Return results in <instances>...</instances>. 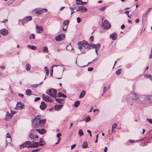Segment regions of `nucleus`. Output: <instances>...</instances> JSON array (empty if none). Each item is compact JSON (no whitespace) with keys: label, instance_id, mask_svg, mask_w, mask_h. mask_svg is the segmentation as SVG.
<instances>
[{"label":"nucleus","instance_id":"nucleus-1","mask_svg":"<svg viewBox=\"0 0 152 152\" xmlns=\"http://www.w3.org/2000/svg\"><path fill=\"white\" fill-rule=\"evenodd\" d=\"M77 45L79 49L83 54L85 53L86 51L92 48L99 50L101 46L100 44H92L89 45L87 42L85 41H83L78 42Z\"/></svg>","mask_w":152,"mask_h":152},{"label":"nucleus","instance_id":"nucleus-2","mask_svg":"<svg viewBox=\"0 0 152 152\" xmlns=\"http://www.w3.org/2000/svg\"><path fill=\"white\" fill-rule=\"evenodd\" d=\"M77 45L79 49L83 54L85 53L86 51L92 48L99 50L101 46L100 44H92L89 45L87 42L85 41H83L78 42Z\"/></svg>","mask_w":152,"mask_h":152},{"label":"nucleus","instance_id":"nucleus-3","mask_svg":"<svg viewBox=\"0 0 152 152\" xmlns=\"http://www.w3.org/2000/svg\"><path fill=\"white\" fill-rule=\"evenodd\" d=\"M46 120L40 119L39 116L34 118L32 122V127H38L43 125L45 123Z\"/></svg>","mask_w":152,"mask_h":152},{"label":"nucleus","instance_id":"nucleus-4","mask_svg":"<svg viewBox=\"0 0 152 152\" xmlns=\"http://www.w3.org/2000/svg\"><path fill=\"white\" fill-rule=\"evenodd\" d=\"M28 137L32 142H37L39 139V137L37 135V132L34 129L31 130Z\"/></svg>","mask_w":152,"mask_h":152},{"label":"nucleus","instance_id":"nucleus-5","mask_svg":"<svg viewBox=\"0 0 152 152\" xmlns=\"http://www.w3.org/2000/svg\"><path fill=\"white\" fill-rule=\"evenodd\" d=\"M34 143H35L30 141H27L20 145V148L21 149L25 147L28 148H35L37 146H36Z\"/></svg>","mask_w":152,"mask_h":152},{"label":"nucleus","instance_id":"nucleus-6","mask_svg":"<svg viewBox=\"0 0 152 152\" xmlns=\"http://www.w3.org/2000/svg\"><path fill=\"white\" fill-rule=\"evenodd\" d=\"M138 95L134 93L131 92L126 97V99L127 101H130L133 99L137 100L138 99Z\"/></svg>","mask_w":152,"mask_h":152},{"label":"nucleus","instance_id":"nucleus-7","mask_svg":"<svg viewBox=\"0 0 152 152\" xmlns=\"http://www.w3.org/2000/svg\"><path fill=\"white\" fill-rule=\"evenodd\" d=\"M46 93L50 96L56 98L57 95V91L55 89L51 88L46 91Z\"/></svg>","mask_w":152,"mask_h":152},{"label":"nucleus","instance_id":"nucleus-8","mask_svg":"<svg viewBox=\"0 0 152 152\" xmlns=\"http://www.w3.org/2000/svg\"><path fill=\"white\" fill-rule=\"evenodd\" d=\"M102 26L104 29L107 30L110 28L111 26L110 23L107 20H105L102 23Z\"/></svg>","mask_w":152,"mask_h":152},{"label":"nucleus","instance_id":"nucleus-9","mask_svg":"<svg viewBox=\"0 0 152 152\" xmlns=\"http://www.w3.org/2000/svg\"><path fill=\"white\" fill-rule=\"evenodd\" d=\"M65 38V35L64 34H62L56 36L55 37V39L56 41L59 42L63 40Z\"/></svg>","mask_w":152,"mask_h":152},{"label":"nucleus","instance_id":"nucleus-10","mask_svg":"<svg viewBox=\"0 0 152 152\" xmlns=\"http://www.w3.org/2000/svg\"><path fill=\"white\" fill-rule=\"evenodd\" d=\"M149 96L144 95L140 96L139 97H138V99H139V100L141 102L147 101V99H149Z\"/></svg>","mask_w":152,"mask_h":152},{"label":"nucleus","instance_id":"nucleus-11","mask_svg":"<svg viewBox=\"0 0 152 152\" xmlns=\"http://www.w3.org/2000/svg\"><path fill=\"white\" fill-rule=\"evenodd\" d=\"M35 143H34L35 145L37 146L36 147V148H37L39 147V145L40 146H43L46 144V142H44V141H42V140H38V141H37V142H35Z\"/></svg>","mask_w":152,"mask_h":152},{"label":"nucleus","instance_id":"nucleus-12","mask_svg":"<svg viewBox=\"0 0 152 152\" xmlns=\"http://www.w3.org/2000/svg\"><path fill=\"white\" fill-rule=\"evenodd\" d=\"M36 32L39 34H40L42 32L43 30V28L42 26H39L37 25L36 26Z\"/></svg>","mask_w":152,"mask_h":152},{"label":"nucleus","instance_id":"nucleus-13","mask_svg":"<svg viewBox=\"0 0 152 152\" xmlns=\"http://www.w3.org/2000/svg\"><path fill=\"white\" fill-rule=\"evenodd\" d=\"M48 10L46 9L39 8L36 11V13L38 14H41L46 12Z\"/></svg>","mask_w":152,"mask_h":152},{"label":"nucleus","instance_id":"nucleus-14","mask_svg":"<svg viewBox=\"0 0 152 152\" xmlns=\"http://www.w3.org/2000/svg\"><path fill=\"white\" fill-rule=\"evenodd\" d=\"M32 19L31 16H28L24 18L22 21V24L24 25V23H26L27 22L31 21Z\"/></svg>","mask_w":152,"mask_h":152},{"label":"nucleus","instance_id":"nucleus-15","mask_svg":"<svg viewBox=\"0 0 152 152\" xmlns=\"http://www.w3.org/2000/svg\"><path fill=\"white\" fill-rule=\"evenodd\" d=\"M23 106L24 105L23 103L20 102H18L15 109L17 110H21L23 108Z\"/></svg>","mask_w":152,"mask_h":152},{"label":"nucleus","instance_id":"nucleus-16","mask_svg":"<svg viewBox=\"0 0 152 152\" xmlns=\"http://www.w3.org/2000/svg\"><path fill=\"white\" fill-rule=\"evenodd\" d=\"M0 34L4 36H7L8 34V31L6 28H3L0 30Z\"/></svg>","mask_w":152,"mask_h":152},{"label":"nucleus","instance_id":"nucleus-17","mask_svg":"<svg viewBox=\"0 0 152 152\" xmlns=\"http://www.w3.org/2000/svg\"><path fill=\"white\" fill-rule=\"evenodd\" d=\"M69 23V20L65 21L63 23V29L64 31H65L66 30L68 25Z\"/></svg>","mask_w":152,"mask_h":152},{"label":"nucleus","instance_id":"nucleus-18","mask_svg":"<svg viewBox=\"0 0 152 152\" xmlns=\"http://www.w3.org/2000/svg\"><path fill=\"white\" fill-rule=\"evenodd\" d=\"M47 107V105L44 102H41V105L39 106L40 109L42 110H44Z\"/></svg>","mask_w":152,"mask_h":152},{"label":"nucleus","instance_id":"nucleus-19","mask_svg":"<svg viewBox=\"0 0 152 152\" xmlns=\"http://www.w3.org/2000/svg\"><path fill=\"white\" fill-rule=\"evenodd\" d=\"M118 34L116 33H113L111 34L110 35V38L114 41L116 40Z\"/></svg>","mask_w":152,"mask_h":152},{"label":"nucleus","instance_id":"nucleus-20","mask_svg":"<svg viewBox=\"0 0 152 152\" xmlns=\"http://www.w3.org/2000/svg\"><path fill=\"white\" fill-rule=\"evenodd\" d=\"M12 117V115L10 114L8 112H7V114L6 115L5 119L6 121H8L11 119Z\"/></svg>","mask_w":152,"mask_h":152},{"label":"nucleus","instance_id":"nucleus-21","mask_svg":"<svg viewBox=\"0 0 152 152\" xmlns=\"http://www.w3.org/2000/svg\"><path fill=\"white\" fill-rule=\"evenodd\" d=\"M34 130L36 131L37 132H38L39 134L41 135L43 134L46 132L45 130L43 129H34Z\"/></svg>","mask_w":152,"mask_h":152},{"label":"nucleus","instance_id":"nucleus-22","mask_svg":"<svg viewBox=\"0 0 152 152\" xmlns=\"http://www.w3.org/2000/svg\"><path fill=\"white\" fill-rule=\"evenodd\" d=\"M63 105L61 104H57L55 105L54 107V108L55 110L57 111H58L61 110L62 107Z\"/></svg>","mask_w":152,"mask_h":152},{"label":"nucleus","instance_id":"nucleus-23","mask_svg":"<svg viewBox=\"0 0 152 152\" xmlns=\"http://www.w3.org/2000/svg\"><path fill=\"white\" fill-rule=\"evenodd\" d=\"M57 96L58 97L62 96L64 98H66V96L61 92H59L57 94Z\"/></svg>","mask_w":152,"mask_h":152},{"label":"nucleus","instance_id":"nucleus-24","mask_svg":"<svg viewBox=\"0 0 152 152\" xmlns=\"http://www.w3.org/2000/svg\"><path fill=\"white\" fill-rule=\"evenodd\" d=\"M86 92L85 91H83L80 93V95L79 96V98H83L85 95Z\"/></svg>","mask_w":152,"mask_h":152},{"label":"nucleus","instance_id":"nucleus-25","mask_svg":"<svg viewBox=\"0 0 152 152\" xmlns=\"http://www.w3.org/2000/svg\"><path fill=\"white\" fill-rule=\"evenodd\" d=\"M84 7L83 6H81L80 7H79L77 10H76V11H80L84 12Z\"/></svg>","mask_w":152,"mask_h":152},{"label":"nucleus","instance_id":"nucleus-26","mask_svg":"<svg viewBox=\"0 0 152 152\" xmlns=\"http://www.w3.org/2000/svg\"><path fill=\"white\" fill-rule=\"evenodd\" d=\"M82 147L84 148H86L88 147V144L87 142H84L83 144Z\"/></svg>","mask_w":152,"mask_h":152},{"label":"nucleus","instance_id":"nucleus-27","mask_svg":"<svg viewBox=\"0 0 152 152\" xmlns=\"http://www.w3.org/2000/svg\"><path fill=\"white\" fill-rule=\"evenodd\" d=\"M26 93L27 95L30 96L31 93V91L30 89H28L26 91Z\"/></svg>","mask_w":152,"mask_h":152},{"label":"nucleus","instance_id":"nucleus-28","mask_svg":"<svg viewBox=\"0 0 152 152\" xmlns=\"http://www.w3.org/2000/svg\"><path fill=\"white\" fill-rule=\"evenodd\" d=\"M31 68V66L29 64H26V69L27 71H28Z\"/></svg>","mask_w":152,"mask_h":152},{"label":"nucleus","instance_id":"nucleus-29","mask_svg":"<svg viewBox=\"0 0 152 152\" xmlns=\"http://www.w3.org/2000/svg\"><path fill=\"white\" fill-rule=\"evenodd\" d=\"M80 104V101H77L75 102L74 104V106L75 107H77Z\"/></svg>","mask_w":152,"mask_h":152},{"label":"nucleus","instance_id":"nucleus-30","mask_svg":"<svg viewBox=\"0 0 152 152\" xmlns=\"http://www.w3.org/2000/svg\"><path fill=\"white\" fill-rule=\"evenodd\" d=\"M56 101L58 102L59 103L62 104V101L64 100V99H61L58 98H54Z\"/></svg>","mask_w":152,"mask_h":152},{"label":"nucleus","instance_id":"nucleus-31","mask_svg":"<svg viewBox=\"0 0 152 152\" xmlns=\"http://www.w3.org/2000/svg\"><path fill=\"white\" fill-rule=\"evenodd\" d=\"M28 47L30 48L31 50H35L36 48V47L34 45H28Z\"/></svg>","mask_w":152,"mask_h":152},{"label":"nucleus","instance_id":"nucleus-32","mask_svg":"<svg viewBox=\"0 0 152 152\" xmlns=\"http://www.w3.org/2000/svg\"><path fill=\"white\" fill-rule=\"evenodd\" d=\"M44 69L45 71H46V74L47 75H48L49 74V71L47 66H45L44 67Z\"/></svg>","mask_w":152,"mask_h":152},{"label":"nucleus","instance_id":"nucleus-33","mask_svg":"<svg viewBox=\"0 0 152 152\" xmlns=\"http://www.w3.org/2000/svg\"><path fill=\"white\" fill-rule=\"evenodd\" d=\"M78 134L79 135L80 137H82L83 135L84 134L82 129H81L79 130Z\"/></svg>","mask_w":152,"mask_h":152},{"label":"nucleus","instance_id":"nucleus-34","mask_svg":"<svg viewBox=\"0 0 152 152\" xmlns=\"http://www.w3.org/2000/svg\"><path fill=\"white\" fill-rule=\"evenodd\" d=\"M121 69H119L116 72V73L117 75H119L121 73Z\"/></svg>","mask_w":152,"mask_h":152},{"label":"nucleus","instance_id":"nucleus-35","mask_svg":"<svg viewBox=\"0 0 152 152\" xmlns=\"http://www.w3.org/2000/svg\"><path fill=\"white\" fill-rule=\"evenodd\" d=\"M91 120V118L89 116H88L87 117H86L85 120V122H87L90 121Z\"/></svg>","mask_w":152,"mask_h":152},{"label":"nucleus","instance_id":"nucleus-36","mask_svg":"<svg viewBox=\"0 0 152 152\" xmlns=\"http://www.w3.org/2000/svg\"><path fill=\"white\" fill-rule=\"evenodd\" d=\"M70 9L71 10V15H72L74 12H75L76 11H74L75 7H70Z\"/></svg>","mask_w":152,"mask_h":152},{"label":"nucleus","instance_id":"nucleus-37","mask_svg":"<svg viewBox=\"0 0 152 152\" xmlns=\"http://www.w3.org/2000/svg\"><path fill=\"white\" fill-rule=\"evenodd\" d=\"M43 51L45 53H48V49L47 47L45 46L44 47Z\"/></svg>","mask_w":152,"mask_h":152},{"label":"nucleus","instance_id":"nucleus-38","mask_svg":"<svg viewBox=\"0 0 152 152\" xmlns=\"http://www.w3.org/2000/svg\"><path fill=\"white\" fill-rule=\"evenodd\" d=\"M35 36L34 34H32L29 37L30 39H34Z\"/></svg>","mask_w":152,"mask_h":152},{"label":"nucleus","instance_id":"nucleus-39","mask_svg":"<svg viewBox=\"0 0 152 152\" xmlns=\"http://www.w3.org/2000/svg\"><path fill=\"white\" fill-rule=\"evenodd\" d=\"M49 96L47 95L45 96V97L43 99V100L45 102H48L49 100Z\"/></svg>","mask_w":152,"mask_h":152},{"label":"nucleus","instance_id":"nucleus-40","mask_svg":"<svg viewBox=\"0 0 152 152\" xmlns=\"http://www.w3.org/2000/svg\"><path fill=\"white\" fill-rule=\"evenodd\" d=\"M106 6L100 7L99 8V10L100 11H103L104 10L106 9Z\"/></svg>","mask_w":152,"mask_h":152},{"label":"nucleus","instance_id":"nucleus-41","mask_svg":"<svg viewBox=\"0 0 152 152\" xmlns=\"http://www.w3.org/2000/svg\"><path fill=\"white\" fill-rule=\"evenodd\" d=\"M107 91V87L106 86H104V87L103 91V93L102 94V96H103L104 94L105 93V92Z\"/></svg>","mask_w":152,"mask_h":152},{"label":"nucleus","instance_id":"nucleus-42","mask_svg":"<svg viewBox=\"0 0 152 152\" xmlns=\"http://www.w3.org/2000/svg\"><path fill=\"white\" fill-rule=\"evenodd\" d=\"M144 77H145L150 78L151 79V78L152 77V76H151V75H147V74H145L144 75Z\"/></svg>","mask_w":152,"mask_h":152},{"label":"nucleus","instance_id":"nucleus-43","mask_svg":"<svg viewBox=\"0 0 152 152\" xmlns=\"http://www.w3.org/2000/svg\"><path fill=\"white\" fill-rule=\"evenodd\" d=\"M142 139H140V140H136V141H135L134 140H129V142H132V143H134V142H138V141H141L142 140Z\"/></svg>","mask_w":152,"mask_h":152},{"label":"nucleus","instance_id":"nucleus-44","mask_svg":"<svg viewBox=\"0 0 152 152\" xmlns=\"http://www.w3.org/2000/svg\"><path fill=\"white\" fill-rule=\"evenodd\" d=\"M77 4H81V5H83L85 4L86 3V2H83L82 1H81V3H78L77 1Z\"/></svg>","mask_w":152,"mask_h":152},{"label":"nucleus","instance_id":"nucleus-45","mask_svg":"<svg viewBox=\"0 0 152 152\" xmlns=\"http://www.w3.org/2000/svg\"><path fill=\"white\" fill-rule=\"evenodd\" d=\"M152 8H149V9H148V11H147L146 12H145V15H147V14H149L150 12L151 11V9Z\"/></svg>","mask_w":152,"mask_h":152},{"label":"nucleus","instance_id":"nucleus-46","mask_svg":"<svg viewBox=\"0 0 152 152\" xmlns=\"http://www.w3.org/2000/svg\"><path fill=\"white\" fill-rule=\"evenodd\" d=\"M149 58L150 59L152 58V47L151 49L150 53L149 56Z\"/></svg>","mask_w":152,"mask_h":152},{"label":"nucleus","instance_id":"nucleus-47","mask_svg":"<svg viewBox=\"0 0 152 152\" xmlns=\"http://www.w3.org/2000/svg\"><path fill=\"white\" fill-rule=\"evenodd\" d=\"M77 23H79L81 22V18L78 17L77 18Z\"/></svg>","mask_w":152,"mask_h":152},{"label":"nucleus","instance_id":"nucleus-48","mask_svg":"<svg viewBox=\"0 0 152 152\" xmlns=\"http://www.w3.org/2000/svg\"><path fill=\"white\" fill-rule=\"evenodd\" d=\"M89 41L90 42H93L94 41V37L93 36H91L89 38Z\"/></svg>","mask_w":152,"mask_h":152},{"label":"nucleus","instance_id":"nucleus-49","mask_svg":"<svg viewBox=\"0 0 152 152\" xmlns=\"http://www.w3.org/2000/svg\"><path fill=\"white\" fill-rule=\"evenodd\" d=\"M146 15H145V14H144L142 17V20H146V19L147 18V17L146 16Z\"/></svg>","mask_w":152,"mask_h":152},{"label":"nucleus","instance_id":"nucleus-50","mask_svg":"<svg viewBox=\"0 0 152 152\" xmlns=\"http://www.w3.org/2000/svg\"><path fill=\"white\" fill-rule=\"evenodd\" d=\"M40 150V148H37L36 149L33 150L31 152H37Z\"/></svg>","mask_w":152,"mask_h":152},{"label":"nucleus","instance_id":"nucleus-51","mask_svg":"<svg viewBox=\"0 0 152 152\" xmlns=\"http://www.w3.org/2000/svg\"><path fill=\"white\" fill-rule=\"evenodd\" d=\"M88 71H91L93 70V68L92 67H89L88 69Z\"/></svg>","mask_w":152,"mask_h":152},{"label":"nucleus","instance_id":"nucleus-52","mask_svg":"<svg viewBox=\"0 0 152 152\" xmlns=\"http://www.w3.org/2000/svg\"><path fill=\"white\" fill-rule=\"evenodd\" d=\"M117 126V124H114L113 125L112 128L114 129H115L116 128Z\"/></svg>","mask_w":152,"mask_h":152},{"label":"nucleus","instance_id":"nucleus-53","mask_svg":"<svg viewBox=\"0 0 152 152\" xmlns=\"http://www.w3.org/2000/svg\"><path fill=\"white\" fill-rule=\"evenodd\" d=\"M131 66V65L130 64H128L126 65V67L127 68H129Z\"/></svg>","mask_w":152,"mask_h":152},{"label":"nucleus","instance_id":"nucleus-54","mask_svg":"<svg viewBox=\"0 0 152 152\" xmlns=\"http://www.w3.org/2000/svg\"><path fill=\"white\" fill-rule=\"evenodd\" d=\"M6 138H10V139H11V136L10 135V134H9V133H7V134H6Z\"/></svg>","mask_w":152,"mask_h":152},{"label":"nucleus","instance_id":"nucleus-55","mask_svg":"<svg viewBox=\"0 0 152 152\" xmlns=\"http://www.w3.org/2000/svg\"><path fill=\"white\" fill-rule=\"evenodd\" d=\"M18 96L22 98H23L24 96L23 94L20 93H19L18 94Z\"/></svg>","mask_w":152,"mask_h":152},{"label":"nucleus","instance_id":"nucleus-56","mask_svg":"<svg viewBox=\"0 0 152 152\" xmlns=\"http://www.w3.org/2000/svg\"><path fill=\"white\" fill-rule=\"evenodd\" d=\"M38 85V84H34V85H31V86L32 87H33L34 88H36L37 87Z\"/></svg>","mask_w":152,"mask_h":152},{"label":"nucleus","instance_id":"nucleus-57","mask_svg":"<svg viewBox=\"0 0 152 152\" xmlns=\"http://www.w3.org/2000/svg\"><path fill=\"white\" fill-rule=\"evenodd\" d=\"M11 110V113L12 114V116L13 115L15 114L16 113V112H15V111H12L11 110Z\"/></svg>","mask_w":152,"mask_h":152},{"label":"nucleus","instance_id":"nucleus-58","mask_svg":"<svg viewBox=\"0 0 152 152\" xmlns=\"http://www.w3.org/2000/svg\"><path fill=\"white\" fill-rule=\"evenodd\" d=\"M61 136V134L60 133H58L57 134V138H59Z\"/></svg>","mask_w":152,"mask_h":152},{"label":"nucleus","instance_id":"nucleus-59","mask_svg":"<svg viewBox=\"0 0 152 152\" xmlns=\"http://www.w3.org/2000/svg\"><path fill=\"white\" fill-rule=\"evenodd\" d=\"M53 98H50L49 97L48 102H51L53 101Z\"/></svg>","mask_w":152,"mask_h":152},{"label":"nucleus","instance_id":"nucleus-60","mask_svg":"<svg viewBox=\"0 0 152 152\" xmlns=\"http://www.w3.org/2000/svg\"><path fill=\"white\" fill-rule=\"evenodd\" d=\"M76 146V144H74L73 145H71V149H72L73 148H74Z\"/></svg>","mask_w":152,"mask_h":152},{"label":"nucleus","instance_id":"nucleus-61","mask_svg":"<svg viewBox=\"0 0 152 152\" xmlns=\"http://www.w3.org/2000/svg\"><path fill=\"white\" fill-rule=\"evenodd\" d=\"M40 99V98L39 97H36L35 100H34V101H37L39 100Z\"/></svg>","mask_w":152,"mask_h":152},{"label":"nucleus","instance_id":"nucleus-62","mask_svg":"<svg viewBox=\"0 0 152 152\" xmlns=\"http://www.w3.org/2000/svg\"><path fill=\"white\" fill-rule=\"evenodd\" d=\"M53 72V69L52 68V69H50V75L51 76H52Z\"/></svg>","mask_w":152,"mask_h":152},{"label":"nucleus","instance_id":"nucleus-63","mask_svg":"<svg viewBox=\"0 0 152 152\" xmlns=\"http://www.w3.org/2000/svg\"><path fill=\"white\" fill-rule=\"evenodd\" d=\"M147 120H148L149 121L150 123L152 124V119H148L147 118Z\"/></svg>","mask_w":152,"mask_h":152},{"label":"nucleus","instance_id":"nucleus-64","mask_svg":"<svg viewBox=\"0 0 152 152\" xmlns=\"http://www.w3.org/2000/svg\"><path fill=\"white\" fill-rule=\"evenodd\" d=\"M0 68L1 69H2V70H4L5 68V67L4 66H0Z\"/></svg>","mask_w":152,"mask_h":152}]
</instances>
